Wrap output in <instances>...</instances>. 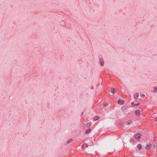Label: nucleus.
Instances as JSON below:
<instances>
[{"label": "nucleus", "instance_id": "f257e3e1", "mask_svg": "<svg viewBox=\"0 0 157 157\" xmlns=\"http://www.w3.org/2000/svg\"><path fill=\"white\" fill-rule=\"evenodd\" d=\"M152 145L149 143L148 144H147L146 146L145 147L146 149L148 150L150 149L151 147H152Z\"/></svg>", "mask_w": 157, "mask_h": 157}, {"label": "nucleus", "instance_id": "f03ea898", "mask_svg": "<svg viewBox=\"0 0 157 157\" xmlns=\"http://www.w3.org/2000/svg\"><path fill=\"white\" fill-rule=\"evenodd\" d=\"M135 114L138 116H139L140 114V110L138 109L135 111Z\"/></svg>", "mask_w": 157, "mask_h": 157}, {"label": "nucleus", "instance_id": "7ed1b4c3", "mask_svg": "<svg viewBox=\"0 0 157 157\" xmlns=\"http://www.w3.org/2000/svg\"><path fill=\"white\" fill-rule=\"evenodd\" d=\"M141 136V135L140 134L138 135V133L137 135L136 134L134 136L136 139L139 140L140 139Z\"/></svg>", "mask_w": 157, "mask_h": 157}, {"label": "nucleus", "instance_id": "20e7f679", "mask_svg": "<svg viewBox=\"0 0 157 157\" xmlns=\"http://www.w3.org/2000/svg\"><path fill=\"white\" fill-rule=\"evenodd\" d=\"M124 102V101L123 100H118V103L121 105L123 104Z\"/></svg>", "mask_w": 157, "mask_h": 157}, {"label": "nucleus", "instance_id": "39448f33", "mask_svg": "<svg viewBox=\"0 0 157 157\" xmlns=\"http://www.w3.org/2000/svg\"><path fill=\"white\" fill-rule=\"evenodd\" d=\"M121 110L123 112H125L127 110V108L125 106H123L121 108Z\"/></svg>", "mask_w": 157, "mask_h": 157}, {"label": "nucleus", "instance_id": "423d86ee", "mask_svg": "<svg viewBox=\"0 0 157 157\" xmlns=\"http://www.w3.org/2000/svg\"><path fill=\"white\" fill-rule=\"evenodd\" d=\"M100 65L102 66L104 64V62L103 59L102 58H100Z\"/></svg>", "mask_w": 157, "mask_h": 157}, {"label": "nucleus", "instance_id": "0eeeda50", "mask_svg": "<svg viewBox=\"0 0 157 157\" xmlns=\"http://www.w3.org/2000/svg\"><path fill=\"white\" fill-rule=\"evenodd\" d=\"M100 117L99 116L96 117H94L93 121H96L100 119Z\"/></svg>", "mask_w": 157, "mask_h": 157}, {"label": "nucleus", "instance_id": "6e6552de", "mask_svg": "<svg viewBox=\"0 0 157 157\" xmlns=\"http://www.w3.org/2000/svg\"><path fill=\"white\" fill-rule=\"evenodd\" d=\"M137 147L139 150H140L142 148V146L141 145V144H138L137 145Z\"/></svg>", "mask_w": 157, "mask_h": 157}, {"label": "nucleus", "instance_id": "1a4fd4ad", "mask_svg": "<svg viewBox=\"0 0 157 157\" xmlns=\"http://www.w3.org/2000/svg\"><path fill=\"white\" fill-rule=\"evenodd\" d=\"M91 125V122H89L86 125V127L87 128H89L90 127Z\"/></svg>", "mask_w": 157, "mask_h": 157}, {"label": "nucleus", "instance_id": "9d476101", "mask_svg": "<svg viewBox=\"0 0 157 157\" xmlns=\"http://www.w3.org/2000/svg\"><path fill=\"white\" fill-rule=\"evenodd\" d=\"M139 94H136L134 95V97L135 99H137L138 97Z\"/></svg>", "mask_w": 157, "mask_h": 157}, {"label": "nucleus", "instance_id": "9b49d317", "mask_svg": "<svg viewBox=\"0 0 157 157\" xmlns=\"http://www.w3.org/2000/svg\"><path fill=\"white\" fill-rule=\"evenodd\" d=\"M91 131V129H89L87 130L85 132L86 134H88Z\"/></svg>", "mask_w": 157, "mask_h": 157}, {"label": "nucleus", "instance_id": "f8f14e48", "mask_svg": "<svg viewBox=\"0 0 157 157\" xmlns=\"http://www.w3.org/2000/svg\"><path fill=\"white\" fill-rule=\"evenodd\" d=\"M111 91V92L113 94H114L115 93V89L114 88H112Z\"/></svg>", "mask_w": 157, "mask_h": 157}, {"label": "nucleus", "instance_id": "ddd939ff", "mask_svg": "<svg viewBox=\"0 0 157 157\" xmlns=\"http://www.w3.org/2000/svg\"><path fill=\"white\" fill-rule=\"evenodd\" d=\"M88 144V145L89 146H91L93 145V142L92 141H90V143H89Z\"/></svg>", "mask_w": 157, "mask_h": 157}, {"label": "nucleus", "instance_id": "4468645a", "mask_svg": "<svg viewBox=\"0 0 157 157\" xmlns=\"http://www.w3.org/2000/svg\"><path fill=\"white\" fill-rule=\"evenodd\" d=\"M73 141V139H70L69 140L67 141V143L69 144L72 142Z\"/></svg>", "mask_w": 157, "mask_h": 157}, {"label": "nucleus", "instance_id": "2eb2a0df", "mask_svg": "<svg viewBox=\"0 0 157 157\" xmlns=\"http://www.w3.org/2000/svg\"><path fill=\"white\" fill-rule=\"evenodd\" d=\"M132 121H130L129 122H126L127 124V125H129L130 124H132Z\"/></svg>", "mask_w": 157, "mask_h": 157}, {"label": "nucleus", "instance_id": "dca6fc26", "mask_svg": "<svg viewBox=\"0 0 157 157\" xmlns=\"http://www.w3.org/2000/svg\"><path fill=\"white\" fill-rule=\"evenodd\" d=\"M157 91V88H156V87H155V88H154V90H153V92H155H155Z\"/></svg>", "mask_w": 157, "mask_h": 157}, {"label": "nucleus", "instance_id": "f3484780", "mask_svg": "<svg viewBox=\"0 0 157 157\" xmlns=\"http://www.w3.org/2000/svg\"><path fill=\"white\" fill-rule=\"evenodd\" d=\"M130 143L133 142L134 143V141L133 139H131L130 140Z\"/></svg>", "mask_w": 157, "mask_h": 157}, {"label": "nucleus", "instance_id": "a211bd4d", "mask_svg": "<svg viewBox=\"0 0 157 157\" xmlns=\"http://www.w3.org/2000/svg\"><path fill=\"white\" fill-rule=\"evenodd\" d=\"M140 96L141 97H144L145 96V95L144 94H140Z\"/></svg>", "mask_w": 157, "mask_h": 157}, {"label": "nucleus", "instance_id": "6ab92c4d", "mask_svg": "<svg viewBox=\"0 0 157 157\" xmlns=\"http://www.w3.org/2000/svg\"><path fill=\"white\" fill-rule=\"evenodd\" d=\"M84 144L86 145V147H87L89 146L88 144Z\"/></svg>", "mask_w": 157, "mask_h": 157}, {"label": "nucleus", "instance_id": "aec40b11", "mask_svg": "<svg viewBox=\"0 0 157 157\" xmlns=\"http://www.w3.org/2000/svg\"><path fill=\"white\" fill-rule=\"evenodd\" d=\"M139 105V103H137L136 104H135V105L136 106L138 105Z\"/></svg>", "mask_w": 157, "mask_h": 157}, {"label": "nucleus", "instance_id": "412c9836", "mask_svg": "<svg viewBox=\"0 0 157 157\" xmlns=\"http://www.w3.org/2000/svg\"><path fill=\"white\" fill-rule=\"evenodd\" d=\"M83 112H82V113H81V116H82L83 115Z\"/></svg>", "mask_w": 157, "mask_h": 157}, {"label": "nucleus", "instance_id": "4be33fe9", "mask_svg": "<svg viewBox=\"0 0 157 157\" xmlns=\"http://www.w3.org/2000/svg\"><path fill=\"white\" fill-rule=\"evenodd\" d=\"M155 120L156 121H157V117H155Z\"/></svg>", "mask_w": 157, "mask_h": 157}, {"label": "nucleus", "instance_id": "5701e85b", "mask_svg": "<svg viewBox=\"0 0 157 157\" xmlns=\"http://www.w3.org/2000/svg\"><path fill=\"white\" fill-rule=\"evenodd\" d=\"M152 147H154V148H155V145H152Z\"/></svg>", "mask_w": 157, "mask_h": 157}, {"label": "nucleus", "instance_id": "b1692460", "mask_svg": "<svg viewBox=\"0 0 157 157\" xmlns=\"http://www.w3.org/2000/svg\"><path fill=\"white\" fill-rule=\"evenodd\" d=\"M132 105H135V104H134V102H132Z\"/></svg>", "mask_w": 157, "mask_h": 157}, {"label": "nucleus", "instance_id": "393cba45", "mask_svg": "<svg viewBox=\"0 0 157 157\" xmlns=\"http://www.w3.org/2000/svg\"><path fill=\"white\" fill-rule=\"evenodd\" d=\"M104 106L105 107H106V105L104 104Z\"/></svg>", "mask_w": 157, "mask_h": 157}, {"label": "nucleus", "instance_id": "a878e982", "mask_svg": "<svg viewBox=\"0 0 157 157\" xmlns=\"http://www.w3.org/2000/svg\"><path fill=\"white\" fill-rule=\"evenodd\" d=\"M84 145H85V144H83V145H82V147H84Z\"/></svg>", "mask_w": 157, "mask_h": 157}]
</instances>
